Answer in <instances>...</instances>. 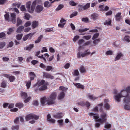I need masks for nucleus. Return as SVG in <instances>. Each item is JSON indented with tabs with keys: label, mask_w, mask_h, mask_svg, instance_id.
<instances>
[{
	"label": "nucleus",
	"mask_w": 130,
	"mask_h": 130,
	"mask_svg": "<svg viewBox=\"0 0 130 130\" xmlns=\"http://www.w3.org/2000/svg\"><path fill=\"white\" fill-rule=\"evenodd\" d=\"M57 122L60 126L63 125V120H59L57 121Z\"/></svg>",
	"instance_id": "obj_54"
},
{
	"label": "nucleus",
	"mask_w": 130,
	"mask_h": 130,
	"mask_svg": "<svg viewBox=\"0 0 130 130\" xmlns=\"http://www.w3.org/2000/svg\"><path fill=\"white\" fill-rule=\"evenodd\" d=\"M79 70L81 73H85L86 72V68L83 66H81L79 68Z\"/></svg>",
	"instance_id": "obj_20"
},
{
	"label": "nucleus",
	"mask_w": 130,
	"mask_h": 130,
	"mask_svg": "<svg viewBox=\"0 0 130 130\" xmlns=\"http://www.w3.org/2000/svg\"><path fill=\"white\" fill-rule=\"evenodd\" d=\"M98 3L97 1H95L94 2H93L91 4V7H94L95 6L96 4Z\"/></svg>",
	"instance_id": "obj_64"
},
{
	"label": "nucleus",
	"mask_w": 130,
	"mask_h": 130,
	"mask_svg": "<svg viewBox=\"0 0 130 130\" xmlns=\"http://www.w3.org/2000/svg\"><path fill=\"white\" fill-rule=\"evenodd\" d=\"M34 45L33 44H30L28 46L24 48V49L26 50L30 51L34 47Z\"/></svg>",
	"instance_id": "obj_14"
},
{
	"label": "nucleus",
	"mask_w": 130,
	"mask_h": 130,
	"mask_svg": "<svg viewBox=\"0 0 130 130\" xmlns=\"http://www.w3.org/2000/svg\"><path fill=\"white\" fill-rule=\"evenodd\" d=\"M88 98L90 100H94L96 99L98 97L95 96L93 95H91L90 94H88L87 95Z\"/></svg>",
	"instance_id": "obj_17"
},
{
	"label": "nucleus",
	"mask_w": 130,
	"mask_h": 130,
	"mask_svg": "<svg viewBox=\"0 0 130 130\" xmlns=\"http://www.w3.org/2000/svg\"><path fill=\"white\" fill-rule=\"evenodd\" d=\"M21 10L22 11H26V10L24 5H22L20 7Z\"/></svg>",
	"instance_id": "obj_49"
},
{
	"label": "nucleus",
	"mask_w": 130,
	"mask_h": 130,
	"mask_svg": "<svg viewBox=\"0 0 130 130\" xmlns=\"http://www.w3.org/2000/svg\"><path fill=\"white\" fill-rule=\"evenodd\" d=\"M111 20L110 19H108L107 20H106L105 22L104 23V24L105 25H110L111 23Z\"/></svg>",
	"instance_id": "obj_30"
},
{
	"label": "nucleus",
	"mask_w": 130,
	"mask_h": 130,
	"mask_svg": "<svg viewBox=\"0 0 130 130\" xmlns=\"http://www.w3.org/2000/svg\"><path fill=\"white\" fill-rule=\"evenodd\" d=\"M15 106L16 107L21 108L23 106V104L22 103H19L16 104Z\"/></svg>",
	"instance_id": "obj_37"
},
{
	"label": "nucleus",
	"mask_w": 130,
	"mask_h": 130,
	"mask_svg": "<svg viewBox=\"0 0 130 130\" xmlns=\"http://www.w3.org/2000/svg\"><path fill=\"white\" fill-rule=\"evenodd\" d=\"M29 75L30 80H33L34 78V77L36 76L35 74L33 72H30L29 73Z\"/></svg>",
	"instance_id": "obj_22"
},
{
	"label": "nucleus",
	"mask_w": 130,
	"mask_h": 130,
	"mask_svg": "<svg viewBox=\"0 0 130 130\" xmlns=\"http://www.w3.org/2000/svg\"><path fill=\"white\" fill-rule=\"evenodd\" d=\"M123 40L124 41H126L128 42H129L130 41L129 37L128 36H125L123 39Z\"/></svg>",
	"instance_id": "obj_36"
},
{
	"label": "nucleus",
	"mask_w": 130,
	"mask_h": 130,
	"mask_svg": "<svg viewBox=\"0 0 130 130\" xmlns=\"http://www.w3.org/2000/svg\"><path fill=\"white\" fill-rule=\"evenodd\" d=\"M43 37V36L42 35H41L38 38V39L35 41V43H39L40 42L41 39Z\"/></svg>",
	"instance_id": "obj_28"
},
{
	"label": "nucleus",
	"mask_w": 130,
	"mask_h": 130,
	"mask_svg": "<svg viewBox=\"0 0 130 130\" xmlns=\"http://www.w3.org/2000/svg\"><path fill=\"white\" fill-rule=\"evenodd\" d=\"M101 39L99 38L98 39H95L94 40H93V43L95 45L97 44L100 41Z\"/></svg>",
	"instance_id": "obj_35"
},
{
	"label": "nucleus",
	"mask_w": 130,
	"mask_h": 130,
	"mask_svg": "<svg viewBox=\"0 0 130 130\" xmlns=\"http://www.w3.org/2000/svg\"><path fill=\"white\" fill-rule=\"evenodd\" d=\"M26 86H27V88H29L30 86L31 81V80H28V81L26 82Z\"/></svg>",
	"instance_id": "obj_42"
},
{
	"label": "nucleus",
	"mask_w": 130,
	"mask_h": 130,
	"mask_svg": "<svg viewBox=\"0 0 130 130\" xmlns=\"http://www.w3.org/2000/svg\"><path fill=\"white\" fill-rule=\"evenodd\" d=\"M43 7L42 6L38 5L36 8V11L37 12H40L43 10Z\"/></svg>",
	"instance_id": "obj_13"
},
{
	"label": "nucleus",
	"mask_w": 130,
	"mask_h": 130,
	"mask_svg": "<svg viewBox=\"0 0 130 130\" xmlns=\"http://www.w3.org/2000/svg\"><path fill=\"white\" fill-rule=\"evenodd\" d=\"M66 22V20L63 18H61L60 21V22L61 23L63 24H64V25L65 24Z\"/></svg>",
	"instance_id": "obj_58"
},
{
	"label": "nucleus",
	"mask_w": 130,
	"mask_h": 130,
	"mask_svg": "<svg viewBox=\"0 0 130 130\" xmlns=\"http://www.w3.org/2000/svg\"><path fill=\"white\" fill-rule=\"evenodd\" d=\"M64 6L62 4H60L55 9V10L56 11H59L63 8L64 7Z\"/></svg>",
	"instance_id": "obj_34"
},
{
	"label": "nucleus",
	"mask_w": 130,
	"mask_h": 130,
	"mask_svg": "<svg viewBox=\"0 0 130 130\" xmlns=\"http://www.w3.org/2000/svg\"><path fill=\"white\" fill-rule=\"evenodd\" d=\"M39 90L40 91H42L45 90L47 88V86L46 84L42 85L40 87L38 88Z\"/></svg>",
	"instance_id": "obj_18"
},
{
	"label": "nucleus",
	"mask_w": 130,
	"mask_h": 130,
	"mask_svg": "<svg viewBox=\"0 0 130 130\" xmlns=\"http://www.w3.org/2000/svg\"><path fill=\"white\" fill-rule=\"evenodd\" d=\"M24 28V27L23 26H19L18 28L17 29V32L18 33H20Z\"/></svg>",
	"instance_id": "obj_33"
},
{
	"label": "nucleus",
	"mask_w": 130,
	"mask_h": 130,
	"mask_svg": "<svg viewBox=\"0 0 130 130\" xmlns=\"http://www.w3.org/2000/svg\"><path fill=\"white\" fill-rule=\"evenodd\" d=\"M113 52L111 51H107L106 53V55H112Z\"/></svg>",
	"instance_id": "obj_61"
},
{
	"label": "nucleus",
	"mask_w": 130,
	"mask_h": 130,
	"mask_svg": "<svg viewBox=\"0 0 130 130\" xmlns=\"http://www.w3.org/2000/svg\"><path fill=\"white\" fill-rule=\"evenodd\" d=\"M29 15L28 14H25L24 18L27 20H28L29 19Z\"/></svg>",
	"instance_id": "obj_57"
},
{
	"label": "nucleus",
	"mask_w": 130,
	"mask_h": 130,
	"mask_svg": "<svg viewBox=\"0 0 130 130\" xmlns=\"http://www.w3.org/2000/svg\"><path fill=\"white\" fill-rule=\"evenodd\" d=\"M99 35V33H96L93 36L92 38V39L93 40H94L98 37Z\"/></svg>",
	"instance_id": "obj_46"
},
{
	"label": "nucleus",
	"mask_w": 130,
	"mask_h": 130,
	"mask_svg": "<svg viewBox=\"0 0 130 130\" xmlns=\"http://www.w3.org/2000/svg\"><path fill=\"white\" fill-rule=\"evenodd\" d=\"M52 3L51 2L49 3L48 1H45L44 3V6L45 7H48Z\"/></svg>",
	"instance_id": "obj_32"
},
{
	"label": "nucleus",
	"mask_w": 130,
	"mask_h": 130,
	"mask_svg": "<svg viewBox=\"0 0 130 130\" xmlns=\"http://www.w3.org/2000/svg\"><path fill=\"white\" fill-rule=\"evenodd\" d=\"M6 43L5 42H2L0 43V48H3L5 46Z\"/></svg>",
	"instance_id": "obj_45"
},
{
	"label": "nucleus",
	"mask_w": 130,
	"mask_h": 130,
	"mask_svg": "<svg viewBox=\"0 0 130 130\" xmlns=\"http://www.w3.org/2000/svg\"><path fill=\"white\" fill-rule=\"evenodd\" d=\"M73 83L74 85L75 86L78 88L83 89L84 88V86L82 85H80L79 83Z\"/></svg>",
	"instance_id": "obj_21"
},
{
	"label": "nucleus",
	"mask_w": 130,
	"mask_h": 130,
	"mask_svg": "<svg viewBox=\"0 0 130 130\" xmlns=\"http://www.w3.org/2000/svg\"><path fill=\"white\" fill-rule=\"evenodd\" d=\"M103 104L102 103H101L99 105L100 107V111L102 112V113L101 114V117L102 118H98L97 120V121L101 123H103L105 122L107 118V114L106 113L103 112V109L102 107L103 106Z\"/></svg>",
	"instance_id": "obj_4"
},
{
	"label": "nucleus",
	"mask_w": 130,
	"mask_h": 130,
	"mask_svg": "<svg viewBox=\"0 0 130 130\" xmlns=\"http://www.w3.org/2000/svg\"><path fill=\"white\" fill-rule=\"evenodd\" d=\"M43 76L47 78H50L51 79H53L54 78V76L51 75L48 73L43 72Z\"/></svg>",
	"instance_id": "obj_9"
},
{
	"label": "nucleus",
	"mask_w": 130,
	"mask_h": 130,
	"mask_svg": "<svg viewBox=\"0 0 130 130\" xmlns=\"http://www.w3.org/2000/svg\"><path fill=\"white\" fill-rule=\"evenodd\" d=\"M89 28H85L84 29L81 28L78 30V31L79 32H82L87 31L89 29Z\"/></svg>",
	"instance_id": "obj_44"
},
{
	"label": "nucleus",
	"mask_w": 130,
	"mask_h": 130,
	"mask_svg": "<svg viewBox=\"0 0 130 130\" xmlns=\"http://www.w3.org/2000/svg\"><path fill=\"white\" fill-rule=\"evenodd\" d=\"M73 75L75 76H78L79 75V73L78 70H75L74 71Z\"/></svg>",
	"instance_id": "obj_40"
},
{
	"label": "nucleus",
	"mask_w": 130,
	"mask_h": 130,
	"mask_svg": "<svg viewBox=\"0 0 130 130\" xmlns=\"http://www.w3.org/2000/svg\"><path fill=\"white\" fill-rule=\"evenodd\" d=\"M69 4L71 6H75L77 4V3H75L73 1H71L69 2Z\"/></svg>",
	"instance_id": "obj_48"
},
{
	"label": "nucleus",
	"mask_w": 130,
	"mask_h": 130,
	"mask_svg": "<svg viewBox=\"0 0 130 130\" xmlns=\"http://www.w3.org/2000/svg\"><path fill=\"white\" fill-rule=\"evenodd\" d=\"M21 97L23 99H25L27 96V94L26 93L21 92Z\"/></svg>",
	"instance_id": "obj_26"
},
{
	"label": "nucleus",
	"mask_w": 130,
	"mask_h": 130,
	"mask_svg": "<svg viewBox=\"0 0 130 130\" xmlns=\"http://www.w3.org/2000/svg\"><path fill=\"white\" fill-rule=\"evenodd\" d=\"M63 115L62 113H58L56 115H54V117L57 118H61L62 117Z\"/></svg>",
	"instance_id": "obj_23"
},
{
	"label": "nucleus",
	"mask_w": 130,
	"mask_h": 130,
	"mask_svg": "<svg viewBox=\"0 0 130 130\" xmlns=\"http://www.w3.org/2000/svg\"><path fill=\"white\" fill-rule=\"evenodd\" d=\"M41 3V0H35L33 2L30 7L31 2V1H29L26 3V6L28 11L30 13H32L35 8L36 5L40 4Z\"/></svg>",
	"instance_id": "obj_3"
},
{
	"label": "nucleus",
	"mask_w": 130,
	"mask_h": 130,
	"mask_svg": "<svg viewBox=\"0 0 130 130\" xmlns=\"http://www.w3.org/2000/svg\"><path fill=\"white\" fill-rule=\"evenodd\" d=\"M39 118V116L31 113L27 115L25 117L26 120L27 121H28L31 119H34L29 121V123L32 124L34 123L36 121L35 120H37Z\"/></svg>",
	"instance_id": "obj_5"
},
{
	"label": "nucleus",
	"mask_w": 130,
	"mask_h": 130,
	"mask_svg": "<svg viewBox=\"0 0 130 130\" xmlns=\"http://www.w3.org/2000/svg\"><path fill=\"white\" fill-rule=\"evenodd\" d=\"M57 95V94L56 92H54L47 98L45 96L41 98L40 101L41 104L42 105H43L46 102L47 103L48 105H50L55 104Z\"/></svg>",
	"instance_id": "obj_2"
},
{
	"label": "nucleus",
	"mask_w": 130,
	"mask_h": 130,
	"mask_svg": "<svg viewBox=\"0 0 130 130\" xmlns=\"http://www.w3.org/2000/svg\"><path fill=\"white\" fill-rule=\"evenodd\" d=\"M88 50H85L84 53H82L81 55L80 52H78L77 54V57L79 58H80L81 57H83L85 56H87L90 54H91V53L90 52H88Z\"/></svg>",
	"instance_id": "obj_6"
},
{
	"label": "nucleus",
	"mask_w": 130,
	"mask_h": 130,
	"mask_svg": "<svg viewBox=\"0 0 130 130\" xmlns=\"http://www.w3.org/2000/svg\"><path fill=\"white\" fill-rule=\"evenodd\" d=\"M38 63L39 62L38 61L35 60H33L31 61V63L34 65H35L36 64Z\"/></svg>",
	"instance_id": "obj_59"
},
{
	"label": "nucleus",
	"mask_w": 130,
	"mask_h": 130,
	"mask_svg": "<svg viewBox=\"0 0 130 130\" xmlns=\"http://www.w3.org/2000/svg\"><path fill=\"white\" fill-rule=\"evenodd\" d=\"M124 98L123 101L126 104L124 108L125 109L130 110V86H128L125 90L121 91L120 93L116 95L115 96L116 100L118 102L121 101V98Z\"/></svg>",
	"instance_id": "obj_1"
},
{
	"label": "nucleus",
	"mask_w": 130,
	"mask_h": 130,
	"mask_svg": "<svg viewBox=\"0 0 130 130\" xmlns=\"http://www.w3.org/2000/svg\"><path fill=\"white\" fill-rule=\"evenodd\" d=\"M9 79L10 82H11L14 81L15 79V77L14 76L11 75L9 76Z\"/></svg>",
	"instance_id": "obj_41"
},
{
	"label": "nucleus",
	"mask_w": 130,
	"mask_h": 130,
	"mask_svg": "<svg viewBox=\"0 0 130 130\" xmlns=\"http://www.w3.org/2000/svg\"><path fill=\"white\" fill-rule=\"evenodd\" d=\"M23 35L22 34H18L17 36H16V37L17 39L18 40H20L22 36Z\"/></svg>",
	"instance_id": "obj_51"
},
{
	"label": "nucleus",
	"mask_w": 130,
	"mask_h": 130,
	"mask_svg": "<svg viewBox=\"0 0 130 130\" xmlns=\"http://www.w3.org/2000/svg\"><path fill=\"white\" fill-rule=\"evenodd\" d=\"M6 36L5 33L4 32H2L0 33V38H1L4 37Z\"/></svg>",
	"instance_id": "obj_63"
},
{
	"label": "nucleus",
	"mask_w": 130,
	"mask_h": 130,
	"mask_svg": "<svg viewBox=\"0 0 130 130\" xmlns=\"http://www.w3.org/2000/svg\"><path fill=\"white\" fill-rule=\"evenodd\" d=\"M8 0H0V5L7 4H8Z\"/></svg>",
	"instance_id": "obj_29"
},
{
	"label": "nucleus",
	"mask_w": 130,
	"mask_h": 130,
	"mask_svg": "<svg viewBox=\"0 0 130 130\" xmlns=\"http://www.w3.org/2000/svg\"><path fill=\"white\" fill-rule=\"evenodd\" d=\"M122 55V54L120 52L118 53L115 59V61L119 60Z\"/></svg>",
	"instance_id": "obj_25"
},
{
	"label": "nucleus",
	"mask_w": 130,
	"mask_h": 130,
	"mask_svg": "<svg viewBox=\"0 0 130 130\" xmlns=\"http://www.w3.org/2000/svg\"><path fill=\"white\" fill-rule=\"evenodd\" d=\"M121 12H118L116 14L115 16L116 21H120L121 18Z\"/></svg>",
	"instance_id": "obj_16"
},
{
	"label": "nucleus",
	"mask_w": 130,
	"mask_h": 130,
	"mask_svg": "<svg viewBox=\"0 0 130 130\" xmlns=\"http://www.w3.org/2000/svg\"><path fill=\"white\" fill-rule=\"evenodd\" d=\"M16 15L15 13H12L11 14V21L13 24H15L16 22Z\"/></svg>",
	"instance_id": "obj_10"
},
{
	"label": "nucleus",
	"mask_w": 130,
	"mask_h": 130,
	"mask_svg": "<svg viewBox=\"0 0 130 130\" xmlns=\"http://www.w3.org/2000/svg\"><path fill=\"white\" fill-rule=\"evenodd\" d=\"M90 4L87 3L84 6H83L84 10H86L90 7Z\"/></svg>",
	"instance_id": "obj_31"
},
{
	"label": "nucleus",
	"mask_w": 130,
	"mask_h": 130,
	"mask_svg": "<svg viewBox=\"0 0 130 130\" xmlns=\"http://www.w3.org/2000/svg\"><path fill=\"white\" fill-rule=\"evenodd\" d=\"M22 23V21L19 18H18L17 19V26H18Z\"/></svg>",
	"instance_id": "obj_27"
},
{
	"label": "nucleus",
	"mask_w": 130,
	"mask_h": 130,
	"mask_svg": "<svg viewBox=\"0 0 130 130\" xmlns=\"http://www.w3.org/2000/svg\"><path fill=\"white\" fill-rule=\"evenodd\" d=\"M5 19L7 21H8L9 17V15L8 13H6L4 15Z\"/></svg>",
	"instance_id": "obj_60"
},
{
	"label": "nucleus",
	"mask_w": 130,
	"mask_h": 130,
	"mask_svg": "<svg viewBox=\"0 0 130 130\" xmlns=\"http://www.w3.org/2000/svg\"><path fill=\"white\" fill-rule=\"evenodd\" d=\"M104 106L105 108L107 110H109L110 108V105L109 104V101L107 99L104 100Z\"/></svg>",
	"instance_id": "obj_7"
},
{
	"label": "nucleus",
	"mask_w": 130,
	"mask_h": 130,
	"mask_svg": "<svg viewBox=\"0 0 130 130\" xmlns=\"http://www.w3.org/2000/svg\"><path fill=\"white\" fill-rule=\"evenodd\" d=\"M78 10L79 11H81L84 10L83 5H79L78 6Z\"/></svg>",
	"instance_id": "obj_39"
},
{
	"label": "nucleus",
	"mask_w": 130,
	"mask_h": 130,
	"mask_svg": "<svg viewBox=\"0 0 130 130\" xmlns=\"http://www.w3.org/2000/svg\"><path fill=\"white\" fill-rule=\"evenodd\" d=\"M38 25V22L36 21H34L32 23V26L33 29H34Z\"/></svg>",
	"instance_id": "obj_19"
},
{
	"label": "nucleus",
	"mask_w": 130,
	"mask_h": 130,
	"mask_svg": "<svg viewBox=\"0 0 130 130\" xmlns=\"http://www.w3.org/2000/svg\"><path fill=\"white\" fill-rule=\"evenodd\" d=\"M65 93L63 92H61L58 95V99L61 100L63 99L64 97Z\"/></svg>",
	"instance_id": "obj_24"
},
{
	"label": "nucleus",
	"mask_w": 130,
	"mask_h": 130,
	"mask_svg": "<svg viewBox=\"0 0 130 130\" xmlns=\"http://www.w3.org/2000/svg\"><path fill=\"white\" fill-rule=\"evenodd\" d=\"M53 30V28H48L44 30L46 32H48L52 31Z\"/></svg>",
	"instance_id": "obj_52"
},
{
	"label": "nucleus",
	"mask_w": 130,
	"mask_h": 130,
	"mask_svg": "<svg viewBox=\"0 0 130 130\" xmlns=\"http://www.w3.org/2000/svg\"><path fill=\"white\" fill-rule=\"evenodd\" d=\"M99 18L98 14L96 13H93L91 15V18L94 21H95L98 19Z\"/></svg>",
	"instance_id": "obj_12"
},
{
	"label": "nucleus",
	"mask_w": 130,
	"mask_h": 130,
	"mask_svg": "<svg viewBox=\"0 0 130 130\" xmlns=\"http://www.w3.org/2000/svg\"><path fill=\"white\" fill-rule=\"evenodd\" d=\"M77 14V12H74L70 15V18H72L73 17L76 15Z\"/></svg>",
	"instance_id": "obj_50"
},
{
	"label": "nucleus",
	"mask_w": 130,
	"mask_h": 130,
	"mask_svg": "<svg viewBox=\"0 0 130 130\" xmlns=\"http://www.w3.org/2000/svg\"><path fill=\"white\" fill-rule=\"evenodd\" d=\"M91 37V36L90 35L84 36L83 37V38L86 40H88Z\"/></svg>",
	"instance_id": "obj_56"
},
{
	"label": "nucleus",
	"mask_w": 130,
	"mask_h": 130,
	"mask_svg": "<svg viewBox=\"0 0 130 130\" xmlns=\"http://www.w3.org/2000/svg\"><path fill=\"white\" fill-rule=\"evenodd\" d=\"M11 129L12 130H18L19 129V126L18 125H16L15 126H12L11 127Z\"/></svg>",
	"instance_id": "obj_47"
},
{
	"label": "nucleus",
	"mask_w": 130,
	"mask_h": 130,
	"mask_svg": "<svg viewBox=\"0 0 130 130\" xmlns=\"http://www.w3.org/2000/svg\"><path fill=\"white\" fill-rule=\"evenodd\" d=\"M47 119L48 121L52 123H54L55 121V120L51 118V116L49 114L47 115Z\"/></svg>",
	"instance_id": "obj_15"
},
{
	"label": "nucleus",
	"mask_w": 130,
	"mask_h": 130,
	"mask_svg": "<svg viewBox=\"0 0 130 130\" xmlns=\"http://www.w3.org/2000/svg\"><path fill=\"white\" fill-rule=\"evenodd\" d=\"M47 83H45V80H42L41 81L39 80L38 81L36 84L34 85V87H39L45 84L47 85Z\"/></svg>",
	"instance_id": "obj_8"
},
{
	"label": "nucleus",
	"mask_w": 130,
	"mask_h": 130,
	"mask_svg": "<svg viewBox=\"0 0 130 130\" xmlns=\"http://www.w3.org/2000/svg\"><path fill=\"white\" fill-rule=\"evenodd\" d=\"M59 89L62 90L61 92H64L67 90L68 88L60 86L59 88Z\"/></svg>",
	"instance_id": "obj_38"
},
{
	"label": "nucleus",
	"mask_w": 130,
	"mask_h": 130,
	"mask_svg": "<svg viewBox=\"0 0 130 130\" xmlns=\"http://www.w3.org/2000/svg\"><path fill=\"white\" fill-rule=\"evenodd\" d=\"M34 34V33H31L27 35V36L28 37V38L29 39H30L32 38Z\"/></svg>",
	"instance_id": "obj_62"
},
{
	"label": "nucleus",
	"mask_w": 130,
	"mask_h": 130,
	"mask_svg": "<svg viewBox=\"0 0 130 130\" xmlns=\"http://www.w3.org/2000/svg\"><path fill=\"white\" fill-rule=\"evenodd\" d=\"M90 116H93V118L97 121V120L99 118V115L96 113H94L92 112H90L89 113Z\"/></svg>",
	"instance_id": "obj_11"
},
{
	"label": "nucleus",
	"mask_w": 130,
	"mask_h": 130,
	"mask_svg": "<svg viewBox=\"0 0 130 130\" xmlns=\"http://www.w3.org/2000/svg\"><path fill=\"white\" fill-rule=\"evenodd\" d=\"M6 86V83L4 80H3L1 83V87L3 88H5Z\"/></svg>",
	"instance_id": "obj_43"
},
{
	"label": "nucleus",
	"mask_w": 130,
	"mask_h": 130,
	"mask_svg": "<svg viewBox=\"0 0 130 130\" xmlns=\"http://www.w3.org/2000/svg\"><path fill=\"white\" fill-rule=\"evenodd\" d=\"M52 69V67L50 66H48L46 67V70L47 71H50Z\"/></svg>",
	"instance_id": "obj_55"
},
{
	"label": "nucleus",
	"mask_w": 130,
	"mask_h": 130,
	"mask_svg": "<svg viewBox=\"0 0 130 130\" xmlns=\"http://www.w3.org/2000/svg\"><path fill=\"white\" fill-rule=\"evenodd\" d=\"M31 22L29 21H28L25 23L24 25V26L25 27H27L28 26H29L31 25Z\"/></svg>",
	"instance_id": "obj_53"
}]
</instances>
